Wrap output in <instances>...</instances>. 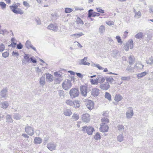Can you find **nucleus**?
<instances>
[{"mask_svg":"<svg viewBox=\"0 0 153 153\" xmlns=\"http://www.w3.org/2000/svg\"><path fill=\"white\" fill-rule=\"evenodd\" d=\"M118 51L117 50H114L112 51V56L113 57H115L116 55L118 53Z\"/></svg>","mask_w":153,"mask_h":153,"instance_id":"3c124183","label":"nucleus"},{"mask_svg":"<svg viewBox=\"0 0 153 153\" xmlns=\"http://www.w3.org/2000/svg\"><path fill=\"white\" fill-rule=\"evenodd\" d=\"M106 24L109 26L112 25H114V22L112 21H108L106 22Z\"/></svg>","mask_w":153,"mask_h":153,"instance_id":"69168bd1","label":"nucleus"},{"mask_svg":"<svg viewBox=\"0 0 153 153\" xmlns=\"http://www.w3.org/2000/svg\"><path fill=\"white\" fill-rule=\"evenodd\" d=\"M34 143L36 144H40L42 142V140L39 137H35L34 139Z\"/></svg>","mask_w":153,"mask_h":153,"instance_id":"b1692460","label":"nucleus"},{"mask_svg":"<svg viewBox=\"0 0 153 153\" xmlns=\"http://www.w3.org/2000/svg\"><path fill=\"white\" fill-rule=\"evenodd\" d=\"M12 55L13 56H19V54L18 52H16L14 51H13L12 52Z\"/></svg>","mask_w":153,"mask_h":153,"instance_id":"774afa93","label":"nucleus"},{"mask_svg":"<svg viewBox=\"0 0 153 153\" xmlns=\"http://www.w3.org/2000/svg\"><path fill=\"white\" fill-rule=\"evenodd\" d=\"M16 47L17 49H21L22 48L23 46L21 43H20L17 45Z\"/></svg>","mask_w":153,"mask_h":153,"instance_id":"680f3d73","label":"nucleus"},{"mask_svg":"<svg viewBox=\"0 0 153 153\" xmlns=\"http://www.w3.org/2000/svg\"><path fill=\"white\" fill-rule=\"evenodd\" d=\"M47 28L56 32L58 30V27L56 24H51L48 26Z\"/></svg>","mask_w":153,"mask_h":153,"instance_id":"9b49d317","label":"nucleus"},{"mask_svg":"<svg viewBox=\"0 0 153 153\" xmlns=\"http://www.w3.org/2000/svg\"><path fill=\"white\" fill-rule=\"evenodd\" d=\"M90 115L88 114H83L82 117V120L84 122L88 123L90 120Z\"/></svg>","mask_w":153,"mask_h":153,"instance_id":"9d476101","label":"nucleus"},{"mask_svg":"<svg viewBox=\"0 0 153 153\" xmlns=\"http://www.w3.org/2000/svg\"><path fill=\"white\" fill-rule=\"evenodd\" d=\"M25 131L29 135L31 136L34 133V128L33 127L27 125L25 128Z\"/></svg>","mask_w":153,"mask_h":153,"instance_id":"39448f33","label":"nucleus"},{"mask_svg":"<svg viewBox=\"0 0 153 153\" xmlns=\"http://www.w3.org/2000/svg\"><path fill=\"white\" fill-rule=\"evenodd\" d=\"M56 146V144L53 143H49L47 145V147L50 150L52 151L55 150Z\"/></svg>","mask_w":153,"mask_h":153,"instance_id":"dca6fc26","label":"nucleus"},{"mask_svg":"<svg viewBox=\"0 0 153 153\" xmlns=\"http://www.w3.org/2000/svg\"><path fill=\"white\" fill-rule=\"evenodd\" d=\"M105 80L107 81L106 82H108L110 83H113L114 81L113 78L111 77H106Z\"/></svg>","mask_w":153,"mask_h":153,"instance_id":"c756f323","label":"nucleus"},{"mask_svg":"<svg viewBox=\"0 0 153 153\" xmlns=\"http://www.w3.org/2000/svg\"><path fill=\"white\" fill-rule=\"evenodd\" d=\"M141 16V12L139 11L138 12L136 13L134 17H136L137 18H139Z\"/></svg>","mask_w":153,"mask_h":153,"instance_id":"bf43d9fd","label":"nucleus"},{"mask_svg":"<svg viewBox=\"0 0 153 153\" xmlns=\"http://www.w3.org/2000/svg\"><path fill=\"white\" fill-rule=\"evenodd\" d=\"M101 136L98 132L96 133V134L94 136V138L95 140H98L100 139Z\"/></svg>","mask_w":153,"mask_h":153,"instance_id":"4c0bfd02","label":"nucleus"},{"mask_svg":"<svg viewBox=\"0 0 153 153\" xmlns=\"http://www.w3.org/2000/svg\"><path fill=\"white\" fill-rule=\"evenodd\" d=\"M93 11V10L92 9L89 10L88 11V18H90L91 19L92 21V19H91V16H93V13H92Z\"/></svg>","mask_w":153,"mask_h":153,"instance_id":"37998d69","label":"nucleus"},{"mask_svg":"<svg viewBox=\"0 0 153 153\" xmlns=\"http://www.w3.org/2000/svg\"><path fill=\"white\" fill-rule=\"evenodd\" d=\"M90 82L91 84L92 85H97L99 83L97 78L95 79H91Z\"/></svg>","mask_w":153,"mask_h":153,"instance_id":"f704fd0d","label":"nucleus"},{"mask_svg":"<svg viewBox=\"0 0 153 153\" xmlns=\"http://www.w3.org/2000/svg\"><path fill=\"white\" fill-rule=\"evenodd\" d=\"M30 60L31 62L33 63H36L37 62L36 59L33 56L30 57Z\"/></svg>","mask_w":153,"mask_h":153,"instance_id":"13d9d810","label":"nucleus"},{"mask_svg":"<svg viewBox=\"0 0 153 153\" xmlns=\"http://www.w3.org/2000/svg\"><path fill=\"white\" fill-rule=\"evenodd\" d=\"M124 137L122 134H120L117 137V140L120 142H121L123 140Z\"/></svg>","mask_w":153,"mask_h":153,"instance_id":"e433bc0d","label":"nucleus"},{"mask_svg":"<svg viewBox=\"0 0 153 153\" xmlns=\"http://www.w3.org/2000/svg\"><path fill=\"white\" fill-rule=\"evenodd\" d=\"M9 52L7 51L3 53L2 54V56L6 58L9 56Z\"/></svg>","mask_w":153,"mask_h":153,"instance_id":"864d4df0","label":"nucleus"},{"mask_svg":"<svg viewBox=\"0 0 153 153\" xmlns=\"http://www.w3.org/2000/svg\"><path fill=\"white\" fill-rule=\"evenodd\" d=\"M146 62L147 64H151L153 63V57L151 56L148 60H146Z\"/></svg>","mask_w":153,"mask_h":153,"instance_id":"c03bdc74","label":"nucleus"},{"mask_svg":"<svg viewBox=\"0 0 153 153\" xmlns=\"http://www.w3.org/2000/svg\"><path fill=\"white\" fill-rule=\"evenodd\" d=\"M0 6L2 9L5 8L6 6V4L2 1L0 2Z\"/></svg>","mask_w":153,"mask_h":153,"instance_id":"49530a36","label":"nucleus"},{"mask_svg":"<svg viewBox=\"0 0 153 153\" xmlns=\"http://www.w3.org/2000/svg\"><path fill=\"white\" fill-rule=\"evenodd\" d=\"M97 79L99 83L100 84H102L104 82L105 79V78L102 76L100 75H98L97 76Z\"/></svg>","mask_w":153,"mask_h":153,"instance_id":"6ab92c4d","label":"nucleus"},{"mask_svg":"<svg viewBox=\"0 0 153 153\" xmlns=\"http://www.w3.org/2000/svg\"><path fill=\"white\" fill-rule=\"evenodd\" d=\"M128 111L126 113V118L127 119L131 118L134 115V112L132 108L131 107H129L128 108Z\"/></svg>","mask_w":153,"mask_h":153,"instance_id":"0eeeda50","label":"nucleus"},{"mask_svg":"<svg viewBox=\"0 0 153 153\" xmlns=\"http://www.w3.org/2000/svg\"><path fill=\"white\" fill-rule=\"evenodd\" d=\"M73 11V10L70 8H66L65 9V12L66 13H70Z\"/></svg>","mask_w":153,"mask_h":153,"instance_id":"09e8293b","label":"nucleus"},{"mask_svg":"<svg viewBox=\"0 0 153 153\" xmlns=\"http://www.w3.org/2000/svg\"><path fill=\"white\" fill-rule=\"evenodd\" d=\"M6 119L8 122L11 123L13 122V120L10 115H7L6 116Z\"/></svg>","mask_w":153,"mask_h":153,"instance_id":"c9c22d12","label":"nucleus"},{"mask_svg":"<svg viewBox=\"0 0 153 153\" xmlns=\"http://www.w3.org/2000/svg\"><path fill=\"white\" fill-rule=\"evenodd\" d=\"M30 54H25L24 56V59L22 61V64H26V61L28 63L30 62L31 61L30 60Z\"/></svg>","mask_w":153,"mask_h":153,"instance_id":"ddd939ff","label":"nucleus"},{"mask_svg":"<svg viewBox=\"0 0 153 153\" xmlns=\"http://www.w3.org/2000/svg\"><path fill=\"white\" fill-rule=\"evenodd\" d=\"M143 36V33L142 32H139L134 36V37L137 39H140L142 38Z\"/></svg>","mask_w":153,"mask_h":153,"instance_id":"473e14b6","label":"nucleus"},{"mask_svg":"<svg viewBox=\"0 0 153 153\" xmlns=\"http://www.w3.org/2000/svg\"><path fill=\"white\" fill-rule=\"evenodd\" d=\"M39 83L41 85L43 86L45 84V75L43 74L40 78L39 80Z\"/></svg>","mask_w":153,"mask_h":153,"instance_id":"aec40b11","label":"nucleus"},{"mask_svg":"<svg viewBox=\"0 0 153 153\" xmlns=\"http://www.w3.org/2000/svg\"><path fill=\"white\" fill-rule=\"evenodd\" d=\"M123 99V97L120 94H116L115 95L114 100L117 102H118L121 100Z\"/></svg>","mask_w":153,"mask_h":153,"instance_id":"a878e982","label":"nucleus"},{"mask_svg":"<svg viewBox=\"0 0 153 153\" xmlns=\"http://www.w3.org/2000/svg\"><path fill=\"white\" fill-rule=\"evenodd\" d=\"M86 106L88 108L89 110H91L94 107V104L92 101L89 100L87 103Z\"/></svg>","mask_w":153,"mask_h":153,"instance_id":"a211bd4d","label":"nucleus"},{"mask_svg":"<svg viewBox=\"0 0 153 153\" xmlns=\"http://www.w3.org/2000/svg\"><path fill=\"white\" fill-rule=\"evenodd\" d=\"M74 103L75 104V105H74V106L76 108H78L79 107V101H76Z\"/></svg>","mask_w":153,"mask_h":153,"instance_id":"6e6d98bb","label":"nucleus"},{"mask_svg":"<svg viewBox=\"0 0 153 153\" xmlns=\"http://www.w3.org/2000/svg\"><path fill=\"white\" fill-rule=\"evenodd\" d=\"M117 128L119 131L123 130L124 129V126L122 125H119L117 126Z\"/></svg>","mask_w":153,"mask_h":153,"instance_id":"5fc2aeb1","label":"nucleus"},{"mask_svg":"<svg viewBox=\"0 0 153 153\" xmlns=\"http://www.w3.org/2000/svg\"><path fill=\"white\" fill-rule=\"evenodd\" d=\"M76 22L77 24H82V25H83L84 24L83 21L82 20V19L79 17H77Z\"/></svg>","mask_w":153,"mask_h":153,"instance_id":"79ce46f5","label":"nucleus"},{"mask_svg":"<svg viewBox=\"0 0 153 153\" xmlns=\"http://www.w3.org/2000/svg\"><path fill=\"white\" fill-rule=\"evenodd\" d=\"M88 57H85L83 59H80L79 61V65H89L90 63L88 62H87V61Z\"/></svg>","mask_w":153,"mask_h":153,"instance_id":"f8f14e48","label":"nucleus"},{"mask_svg":"<svg viewBox=\"0 0 153 153\" xmlns=\"http://www.w3.org/2000/svg\"><path fill=\"white\" fill-rule=\"evenodd\" d=\"M105 27L104 25H102L99 28V32L100 33H103L105 32Z\"/></svg>","mask_w":153,"mask_h":153,"instance_id":"2f4dec72","label":"nucleus"},{"mask_svg":"<svg viewBox=\"0 0 153 153\" xmlns=\"http://www.w3.org/2000/svg\"><path fill=\"white\" fill-rule=\"evenodd\" d=\"M66 103L70 106H73L74 105H75V104L70 99L66 100L65 101Z\"/></svg>","mask_w":153,"mask_h":153,"instance_id":"c85d7f7f","label":"nucleus"},{"mask_svg":"<svg viewBox=\"0 0 153 153\" xmlns=\"http://www.w3.org/2000/svg\"><path fill=\"white\" fill-rule=\"evenodd\" d=\"M9 103L7 102L4 101L1 103V107L3 109H6L9 106Z\"/></svg>","mask_w":153,"mask_h":153,"instance_id":"5701e85b","label":"nucleus"},{"mask_svg":"<svg viewBox=\"0 0 153 153\" xmlns=\"http://www.w3.org/2000/svg\"><path fill=\"white\" fill-rule=\"evenodd\" d=\"M134 62V60L131 56H129V64L130 65H131L133 64Z\"/></svg>","mask_w":153,"mask_h":153,"instance_id":"de8ad7c7","label":"nucleus"},{"mask_svg":"<svg viewBox=\"0 0 153 153\" xmlns=\"http://www.w3.org/2000/svg\"><path fill=\"white\" fill-rule=\"evenodd\" d=\"M18 5L16 4H13L10 6L11 10L14 13L22 14L24 13L23 11L20 8H18Z\"/></svg>","mask_w":153,"mask_h":153,"instance_id":"f257e3e1","label":"nucleus"},{"mask_svg":"<svg viewBox=\"0 0 153 153\" xmlns=\"http://www.w3.org/2000/svg\"><path fill=\"white\" fill-rule=\"evenodd\" d=\"M130 79V76H128L126 77L123 76L121 77V79L123 81H129Z\"/></svg>","mask_w":153,"mask_h":153,"instance_id":"8fccbe9b","label":"nucleus"},{"mask_svg":"<svg viewBox=\"0 0 153 153\" xmlns=\"http://www.w3.org/2000/svg\"><path fill=\"white\" fill-rule=\"evenodd\" d=\"M80 89L82 95L85 97L87 93V87L86 86L82 85L80 86Z\"/></svg>","mask_w":153,"mask_h":153,"instance_id":"6e6552de","label":"nucleus"},{"mask_svg":"<svg viewBox=\"0 0 153 153\" xmlns=\"http://www.w3.org/2000/svg\"><path fill=\"white\" fill-rule=\"evenodd\" d=\"M143 67L144 65L140 63H137L136 65V67L138 70L143 69Z\"/></svg>","mask_w":153,"mask_h":153,"instance_id":"a19ab883","label":"nucleus"},{"mask_svg":"<svg viewBox=\"0 0 153 153\" xmlns=\"http://www.w3.org/2000/svg\"><path fill=\"white\" fill-rule=\"evenodd\" d=\"M100 131L103 132H106L108 131L109 127L107 125L100 124Z\"/></svg>","mask_w":153,"mask_h":153,"instance_id":"2eb2a0df","label":"nucleus"},{"mask_svg":"<svg viewBox=\"0 0 153 153\" xmlns=\"http://www.w3.org/2000/svg\"><path fill=\"white\" fill-rule=\"evenodd\" d=\"M82 131L84 132H86L89 135H92L94 131V129L92 126H85L82 127Z\"/></svg>","mask_w":153,"mask_h":153,"instance_id":"7ed1b4c3","label":"nucleus"},{"mask_svg":"<svg viewBox=\"0 0 153 153\" xmlns=\"http://www.w3.org/2000/svg\"><path fill=\"white\" fill-rule=\"evenodd\" d=\"M35 21L38 25H40L41 24V21L40 19L38 18L36 19Z\"/></svg>","mask_w":153,"mask_h":153,"instance_id":"e2e57ef3","label":"nucleus"},{"mask_svg":"<svg viewBox=\"0 0 153 153\" xmlns=\"http://www.w3.org/2000/svg\"><path fill=\"white\" fill-rule=\"evenodd\" d=\"M8 89L7 88H3L0 93V97L1 99L4 98L6 99L7 97Z\"/></svg>","mask_w":153,"mask_h":153,"instance_id":"423d86ee","label":"nucleus"},{"mask_svg":"<svg viewBox=\"0 0 153 153\" xmlns=\"http://www.w3.org/2000/svg\"><path fill=\"white\" fill-rule=\"evenodd\" d=\"M96 9L97 11L99 13H104L105 12L104 10L99 8H96Z\"/></svg>","mask_w":153,"mask_h":153,"instance_id":"052dcab7","label":"nucleus"},{"mask_svg":"<svg viewBox=\"0 0 153 153\" xmlns=\"http://www.w3.org/2000/svg\"><path fill=\"white\" fill-rule=\"evenodd\" d=\"M100 90L97 88H93L91 91V94L94 97L97 96L100 94Z\"/></svg>","mask_w":153,"mask_h":153,"instance_id":"f3484780","label":"nucleus"},{"mask_svg":"<svg viewBox=\"0 0 153 153\" xmlns=\"http://www.w3.org/2000/svg\"><path fill=\"white\" fill-rule=\"evenodd\" d=\"M84 35L82 33H79L74 34L71 35V36H75L76 38H78Z\"/></svg>","mask_w":153,"mask_h":153,"instance_id":"58836bf2","label":"nucleus"},{"mask_svg":"<svg viewBox=\"0 0 153 153\" xmlns=\"http://www.w3.org/2000/svg\"><path fill=\"white\" fill-rule=\"evenodd\" d=\"M52 19H57L58 16L57 14H52L51 15Z\"/></svg>","mask_w":153,"mask_h":153,"instance_id":"0e129e2a","label":"nucleus"},{"mask_svg":"<svg viewBox=\"0 0 153 153\" xmlns=\"http://www.w3.org/2000/svg\"><path fill=\"white\" fill-rule=\"evenodd\" d=\"M79 94V92L78 89L74 88L71 89L69 92L71 97L73 99L77 97Z\"/></svg>","mask_w":153,"mask_h":153,"instance_id":"f03ea898","label":"nucleus"},{"mask_svg":"<svg viewBox=\"0 0 153 153\" xmlns=\"http://www.w3.org/2000/svg\"><path fill=\"white\" fill-rule=\"evenodd\" d=\"M26 47L28 49L31 48L35 51H36V50L35 47H33V45L31 44L30 41L29 40H27L25 44Z\"/></svg>","mask_w":153,"mask_h":153,"instance_id":"4468645a","label":"nucleus"},{"mask_svg":"<svg viewBox=\"0 0 153 153\" xmlns=\"http://www.w3.org/2000/svg\"><path fill=\"white\" fill-rule=\"evenodd\" d=\"M72 84L70 80H66L62 84V88L65 90H67L70 88L72 86Z\"/></svg>","mask_w":153,"mask_h":153,"instance_id":"20e7f679","label":"nucleus"},{"mask_svg":"<svg viewBox=\"0 0 153 153\" xmlns=\"http://www.w3.org/2000/svg\"><path fill=\"white\" fill-rule=\"evenodd\" d=\"M148 73V71H145L138 74L137 75V77L138 79H140V78L145 76Z\"/></svg>","mask_w":153,"mask_h":153,"instance_id":"412c9836","label":"nucleus"},{"mask_svg":"<svg viewBox=\"0 0 153 153\" xmlns=\"http://www.w3.org/2000/svg\"><path fill=\"white\" fill-rule=\"evenodd\" d=\"M116 39H117V42L120 43L122 44L123 43V42L121 40L120 37L119 36H117L116 37Z\"/></svg>","mask_w":153,"mask_h":153,"instance_id":"4d7b16f0","label":"nucleus"},{"mask_svg":"<svg viewBox=\"0 0 153 153\" xmlns=\"http://www.w3.org/2000/svg\"><path fill=\"white\" fill-rule=\"evenodd\" d=\"M105 97L109 101H110L111 100V95L108 92H106L105 93Z\"/></svg>","mask_w":153,"mask_h":153,"instance_id":"7c9ffc66","label":"nucleus"},{"mask_svg":"<svg viewBox=\"0 0 153 153\" xmlns=\"http://www.w3.org/2000/svg\"><path fill=\"white\" fill-rule=\"evenodd\" d=\"M110 85L108 82H105L100 85L99 87L102 90H107L110 88Z\"/></svg>","mask_w":153,"mask_h":153,"instance_id":"1a4fd4ad","label":"nucleus"},{"mask_svg":"<svg viewBox=\"0 0 153 153\" xmlns=\"http://www.w3.org/2000/svg\"><path fill=\"white\" fill-rule=\"evenodd\" d=\"M5 49V46L3 43L0 45V52H2L4 51Z\"/></svg>","mask_w":153,"mask_h":153,"instance_id":"603ef678","label":"nucleus"},{"mask_svg":"<svg viewBox=\"0 0 153 153\" xmlns=\"http://www.w3.org/2000/svg\"><path fill=\"white\" fill-rule=\"evenodd\" d=\"M64 114L66 116H70L72 114V112L70 109H67L64 111Z\"/></svg>","mask_w":153,"mask_h":153,"instance_id":"393cba45","label":"nucleus"},{"mask_svg":"<svg viewBox=\"0 0 153 153\" xmlns=\"http://www.w3.org/2000/svg\"><path fill=\"white\" fill-rule=\"evenodd\" d=\"M59 94L60 97L63 98L64 97V92L63 90H60L59 91Z\"/></svg>","mask_w":153,"mask_h":153,"instance_id":"a18cd8bd","label":"nucleus"},{"mask_svg":"<svg viewBox=\"0 0 153 153\" xmlns=\"http://www.w3.org/2000/svg\"><path fill=\"white\" fill-rule=\"evenodd\" d=\"M128 44H127L126 43L125 45L124 46V49L126 51H128L129 48V46L128 45Z\"/></svg>","mask_w":153,"mask_h":153,"instance_id":"338daca9","label":"nucleus"},{"mask_svg":"<svg viewBox=\"0 0 153 153\" xmlns=\"http://www.w3.org/2000/svg\"><path fill=\"white\" fill-rule=\"evenodd\" d=\"M101 120L102 123L100 124L107 125V123L109 122L108 119L105 117L102 118Z\"/></svg>","mask_w":153,"mask_h":153,"instance_id":"cd10ccee","label":"nucleus"},{"mask_svg":"<svg viewBox=\"0 0 153 153\" xmlns=\"http://www.w3.org/2000/svg\"><path fill=\"white\" fill-rule=\"evenodd\" d=\"M72 118L74 119V120L76 121L79 118V115L75 113H74L72 116Z\"/></svg>","mask_w":153,"mask_h":153,"instance_id":"ea45409f","label":"nucleus"},{"mask_svg":"<svg viewBox=\"0 0 153 153\" xmlns=\"http://www.w3.org/2000/svg\"><path fill=\"white\" fill-rule=\"evenodd\" d=\"M13 118L16 120H20L22 117L18 113H15L13 116Z\"/></svg>","mask_w":153,"mask_h":153,"instance_id":"bb28decb","label":"nucleus"},{"mask_svg":"<svg viewBox=\"0 0 153 153\" xmlns=\"http://www.w3.org/2000/svg\"><path fill=\"white\" fill-rule=\"evenodd\" d=\"M46 79L47 82H51L53 80V76L51 74H47L46 75Z\"/></svg>","mask_w":153,"mask_h":153,"instance_id":"4be33fe9","label":"nucleus"},{"mask_svg":"<svg viewBox=\"0 0 153 153\" xmlns=\"http://www.w3.org/2000/svg\"><path fill=\"white\" fill-rule=\"evenodd\" d=\"M126 44H128L130 49H131L133 48V41L132 39L130 40Z\"/></svg>","mask_w":153,"mask_h":153,"instance_id":"72a5a7b5","label":"nucleus"}]
</instances>
